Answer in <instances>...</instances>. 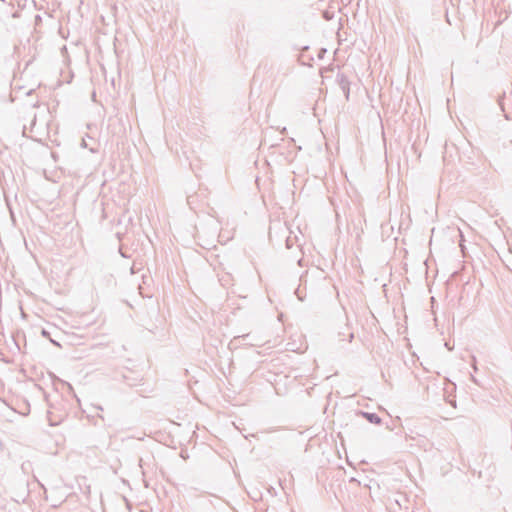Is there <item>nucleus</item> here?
Wrapping results in <instances>:
<instances>
[{
    "label": "nucleus",
    "instance_id": "obj_1",
    "mask_svg": "<svg viewBox=\"0 0 512 512\" xmlns=\"http://www.w3.org/2000/svg\"><path fill=\"white\" fill-rule=\"evenodd\" d=\"M365 417L372 423H376V424H379L380 423V418L375 415V414H369V413H365L364 414Z\"/></svg>",
    "mask_w": 512,
    "mask_h": 512
}]
</instances>
